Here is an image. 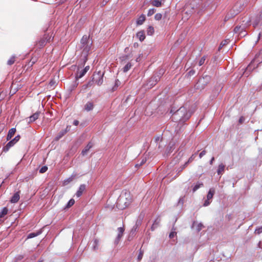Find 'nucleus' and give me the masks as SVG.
Wrapping results in <instances>:
<instances>
[{
	"label": "nucleus",
	"instance_id": "obj_1",
	"mask_svg": "<svg viewBox=\"0 0 262 262\" xmlns=\"http://www.w3.org/2000/svg\"><path fill=\"white\" fill-rule=\"evenodd\" d=\"M93 40L90 36L83 35L81 39L79 49L81 50V58L83 63L86 62L88 56L90 54L92 48Z\"/></svg>",
	"mask_w": 262,
	"mask_h": 262
},
{
	"label": "nucleus",
	"instance_id": "obj_2",
	"mask_svg": "<svg viewBox=\"0 0 262 262\" xmlns=\"http://www.w3.org/2000/svg\"><path fill=\"white\" fill-rule=\"evenodd\" d=\"M132 200V198L129 192H122L117 199L116 206L118 209L123 210L129 206Z\"/></svg>",
	"mask_w": 262,
	"mask_h": 262
},
{
	"label": "nucleus",
	"instance_id": "obj_3",
	"mask_svg": "<svg viewBox=\"0 0 262 262\" xmlns=\"http://www.w3.org/2000/svg\"><path fill=\"white\" fill-rule=\"evenodd\" d=\"M250 24V18L248 16H244L242 18L240 24L235 27L234 29V33L238 34L241 37L246 36L247 34L246 29Z\"/></svg>",
	"mask_w": 262,
	"mask_h": 262
},
{
	"label": "nucleus",
	"instance_id": "obj_4",
	"mask_svg": "<svg viewBox=\"0 0 262 262\" xmlns=\"http://www.w3.org/2000/svg\"><path fill=\"white\" fill-rule=\"evenodd\" d=\"M242 5L243 3L241 1L236 3L232 8L227 13L224 18V21H227L238 14L242 10Z\"/></svg>",
	"mask_w": 262,
	"mask_h": 262
},
{
	"label": "nucleus",
	"instance_id": "obj_5",
	"mask_svg": "<svg viewBox=\"0 0 262 262\" xmlns=\"http://www.w3.org/2000/svg\"><path fill=\"white\" fill-rule=\"evenodd\" d=\"M52 37V33H46L43 37L41 38L38 41L36 42L35 45L38 48H42L43 47L47 42H50Z\"/></svg>",
	"mask_w": 262,
	"mask_h": 262
},
{
	"label": "nucleus",
	"instance_id": "obj_6",
	"mask_svg": "<svg viewBox=\"0 0 262 262\" xmlns=\"http://www.w3.org/2000/svg\"><path fill=\"white\" fill-rule=\"evenodd\" d=\"M103 75L104 73H101L100 71L94 73L92 78L93 82L98 85H101L103 82Z\"/></svg>",
	"mask_w": 262,
	"mask_h": 262
},
{
	"label": "nucleus",
	"instance_id": "obj_7",
	"mask_svg": "<svg viewBox=\"0 0 262 262\" xmlns=\"http://www.w3.org/2000/svg\"><path fill=\"white\" fill-rule=\"evenodd\" d=\"M210 77L208 75H206L202 78H200L197 82L198 87L201 89H204L205 86L210 81Z\"/></svg>",
	"mask_w": 262,
	"mask_h": 262
},
{
	"label": "nucleus",
	"instance_id": "obj_8",
	"mask_svg": "<svg viewBox=\"0 0 262 262\" xmlns=\"http://www.w3.org/2000/svg\"><path fill=\"white\" fill-rule=\"evenodd\" d=\"M20 136L17 135L13 139L10 141L6 146H5L3 148V151L5 152H7L9 150V149L14 146L20 139Z\"/></svg>",
	"mask_w": 262,
	"mask_h": 262
},
{
	"label": "nucleus",
	"instance_id": "obj_9",
	"mask_svg": "<svg viewBox=\"0 0 262 262\" xmlns=\"http://www.w3.org/2000/svg\"><path fill=\"white\" fill-rule=\"evenodd\" d=\"M117 230H118V233L117 237L115 241V243L116 244H118L119 243V242L120 241L121 237H122L123 233L124 232V228L123 227H119Z\"/></svg>",
	"mask_w": 262,
	"mask_h": 262
},
{
	"label": "nucleus",
	"instance_id": "obj_10",
	"mask_svg": "<svg viewBox=\"0 0 262 262\" xmlns=\"http://www.w3.org/2000/svg\"><path fill=\"white\" fill-rule=\"evenodd\" d=\"M90 67L86 66L84 68V69L81 70L79 72H78L76 76V78L77 79H79L82 77L88 72V71L89 70Z\"/></svg>",
	"mask_w": 262,
	"mask_h": 262
},
{
	"label": "nucleus",
	"instance_id": "obj_11",
	"mask_svg": "<svg viewBox=\"0 0 262 262\" xmlns=\"http://www.w3.org/2000/svg\"><path fill=\"white\" fill-rule=\"evenodd\" d=\"M40 112H37L33 114L32 116H31L29 118H27V120H29L28 121L29 123H30L31 122H33L35 121L36 120H37L39 115H40Z\"/></svg>",
	"mask_w": 262,
	"mask_h": 262
},
{
	"label": "nucleus",
	"instance_id": "obj_12",
	"mask_svg": "<svg viewBox=\"0 0 262 262\" xmlns=\"http://www.w3.org/2000/svg\"><path fill=\"white\" fill-rule=\"evenodd\" d=\"M94 107V103L92 101H88L84 106V110L87 112L93 110Z\"/></svg>",
	"mask_w": 262,
	"mask_h": 262
},
{
	"label": "nucleus",
	"instance_id": "obj_13",
	"mask_svg": "<svg viewBox=\"0 0 262 262\" xmlns=\"http://www.w3.org/2000/svg\"><path fill=\"white\" fill-rule=\"evenodd\" d=\"M85 188H86L85 185H84V184L81 185L79 186V189L76 193V196L78 198L80 197L84 191L85 190Z\"/></svg>",
	"mask_w": 262,
	"mask_h": 262
},
{
	"label": "nucleus",
	"instance_id": "obj_14",
	"mask_svg": "<svg viewBox=\"0 0 262 262\" xmlns=\"http://www.w3.org/2000/svg\"><path fill=\"white\" fill-rule=\"evenodd\" d=\"M19 192L20 191H17L12 196L10 202L12 203H17L19 200Z\"/></svg>",
	"mask_w": 262,
	"mask_h": 262
},
{
	"label": "nucleus",
	"instance_id": "obj_15",
	"mask_svg": "<svg viewBox=\"0 0 262 262\" xmlns=\"http://www.w3.org/2000/svg\"><path fill=\"white\" fill-rule=\"evenodd\" d=\"M16 132V129L15 128H11L8 132V134L7 136V140H10L12 137L14 135Z\"/></svg>",
	"mask_w": 262,
	"mask_h": 262
},
{
	"label": "nucleus",
	"instance_id": "obj_16",
	"mask_svg": "<svg viewBox=\"0 0 262 262\" xmlns=\"http://www.w3.org/2000/svg\"><path fill=\"white\" fill-rule=\"evenodd\" d=\"M145 16L144 14L141 15L138 18L136 21V24L137 25H141L143 24V23L145 20Z\"/></svg>",
	"mask_w": 262,
	"mask_h": 262
},
{
	"label": "nucleus",
	"instance_id": "obj_17",
	"mask_svg": "<svg viewBox=\"0 0 262 262\" xmlns=\"http://www.w3.org/2000/svg\"><path fill=\"white\" fill-rule=\"evenodd\" d=\"M137 37L139 38L140 41H142L145 38V35L144 31H140L138 32L137 34Z\"/></svg>",
	"mask_w": 262,
	"mask_h": 262
},
{
	"label": "nucleus",
	"instance_id": "obj_18",
	"mask_svg": "<svg viewBox=\"0 0 262 262\" xmlns=\"http://www.w3.org/2000/svg\"><path fill=\"white\" fill-rule=\"evenodd\" d=\"M93 144L91 142H89L88 145L85 147L84 149L82 150L81 152V154L84 156L85 155L87 152L92 147Z\"/></svg>",
	"mask_w": 262,
	"mask_h": 262
},
{
	"label": "nucleus",
	"instance_id": "obj_19",
	"mask_svg": "<svg viewBox=\"0 0 262 262\" xmlns=\"http://www.w3.org/2000/svg\"><path fill=\"white\" fill-rule=\"evenodd\" d=\"M215 193V189L213 188H210L208 192L207 199L208 200H211Z\"/></svg>",
	"mask_w": 262,
	"mask_h": 262
},
{
	"label": "nucleus",
	"instance_id": "obj_20",
	"mask_svg": "<svg viewBox=\"0 0 262 262\" xmlns=\"http://www.w3.org/2000/svg\"><path fill=\"white\" fill-rule=\"evenodd\" d=\"M160 221H161L160 219H158V218H157V219L155 220V221H154L153 224L152 225V226L151 227V229L152 231H154L155 229V228H156L157 227L159 226Z\"/></svg>",
	"mask_w": 262,
	"mask_h": 262
},
{
	"label": "nucleus",
	"instance_id": "obj_21",
	"mask_svg": "<svg viewBox=\"0 0 262 262\" xmlns=\"http://www.w3.org/2000/svg\"><path fill=\"white\" fill-rule=\"evenodd\" d=\"M67 132V130H61L55 137V140L58 141Z\"/></svg>",
	"mask_w": 262,
	"mask_h": 262
},
{
	"label": "nucleus",
	"instance_id": "obj_22",
	"mask_svg": "<svg viewBox=\"0 0 262 262\" xmlns=\"http://www.w3.org/2000/svg\"><path fill=\"white\" fill-rule=\"evenodd\" d=\"M151 4L155 7H160L162 6V2L160 0H154L151 2Z\"/></svg>",
	"mask_w": 262,
	"mask_h": 262
},
{
	"label": "nucleus",
	"instance_id": "obj_23",
	"mask_svg": "<svg viewBox=\"0 0 262 262\" xmlns=\"http://www.w3.org/2000/svg\"><path fill=\"white\" fill-rule=\"evenodd\" d=\"M225 169V165L223 164H221L219 165L217 169V174L219 175L222 174Z\"/></svg>",
	"mask_w": 262,
	"mask_h": 262
},
{
	"label": "nucleus",
	"instance_id": "obj_24",
	"mask_svg": "<svg viewBox=\"0 0 262 262\" xmlns=\"http://www.w3.org/2000/svg\"><path fill=\"white\" fill-rule=\"evenodd\" d=\"M203 183L202 182H198L193 187L192 191L193 192H195L199 188H200L201 187L203 186Z\"/></svg>",
	"mask_w": 262,
	"mask_h": 262
},
{
	"label": "nucleus",
	"instance_id": "obj_25",
	"mask_svg": "<svg viewBox=\"0 0 262 262\" xmlns=\"http://www.w3.org/2000/svg\"><path fill=\"white\" fill-rule=\"evenodd\" d=\"M132 67V64L130 62H127V63L123 67V71L124 73L127 72L128 71L130 70L131 67Z\"/></svg>",
	"mask_w": 262,
	"mask_h": 262
},
{
	"label": "nucleus",
	"instance_id": "obj_26",
	"mask_svg": "<svg viewBox=\"0 0 262 262\" xmlns=\"http://www.w3.org/2000/svg\"><path fill=\"white\" fill-rule=\"evenodd\" d=\"M99 246V240L98 239H94L93 241V249L94 250H97L98 249Z\"/></svg>",
	"mask_w": 262,
	"mask_h": 262
},
{
	"label": "nucleus",
	"instance_id": "obj_27",
	"mask_svg": "<svg viewBox=\"0 0 262 262\" xmlns=\"http://www.w3.org/2000/svg\"><path fill=\"white\" fill-rule=\"evenodd\" d=\"M8 209L7 207H4L0 213V217H4L6 214H7Z\"/></svg>",
	"mask_w": 262,
	"mask_h": 262
},
{
	"label": "nucleus",
	"instance_id": "obj_28",
	"mask_svg": "<svg viewBox=\"0 0 262 262\" xmlns=\"http://www.w3.org/2000/svg\"><path fill=\"white\" fill-rule=\"evenodd\" d=\"M130 55H123L120 57L121 62L126 61L130 58Z\"/></svg>",
	"mask_w": 262,
	"mask_h": 262
},
{
	"label": "nucleus",
	"instance_id": "obj_29",
	"mask_svg": "<svg viewBox=\"0 0 262 262\" xmlns=\"http://www.w3.org/2000/svg\"><path fill=\"white\" fill-rule=\"evenodd\" d=\"M143 254H144V250L142 249V248H141L139 250V254H138V255L137 257L138 261H139L142 259L143 256Z\"/></svg>",
	"mask_w": 262,
	"mask_h": 262
},
{
	"label": "nucleus",
	"instance_id": "obj_30",
	"mask_svg": "<svg viewBox=\"0 0 262 262\" xmlns=\"http://www.w3.org/2000/svg\"><path fill=\"white\" fill-rule=\"evenodd\" d=\"M16 57L15 56H12L11 58L8 60L7 64L9 66H11L14 63L15 61Z\"/></svg>",
	"mask_w": 262,
	"mask_h": 262
},
{
	"label": "nucleus",
	"instance_id": "obj_31",
	"mask_svg": "<svg viewBox=\"0 0 262 262\" xmlns=\"http://www.w3.org/2000/svg\"><path fill=\"white\" fill-rule=\"evenodd\" d=\"M155 32L154 28L152 26H149L147 29V34L148 35H152Z\"/></svg>",
	"mask_w": 262,
	"mask_h": 262
},
{
	"label": "nucleus",
	"instance_id": "obj_32",
	"mask_svg": "<svg viewBox=\"0 0 262 262\" xmlns=\"http://www.w3.org/2000/svg\"><path fill=\"white\" fill-rule=\"evenodd\" d=\"M75 203V200L73 199H71V200H69V201L68 202V204H67V206H66V208H69L70 207H71V206H72Z\"/></svg>",
	"mask_w": 262,
	"mask_h": 262
},
{
	"label": "nucleus",
	"instance_id": "obj_33",
	"mask_svg": "<svg viewBox=\"0 0 262 262\" xmlns=\"http://www.w3.org/2000/svg\"><path fill=\"white\" fill-rule=\"evenodd\" d=\"M185 107H181L175 113V115H180L182 113L185 112Z\"/></svg>",
	"mask_w": 262,
	"mask_h": 262
},
{
	"label": "nucleus",
	"instance_id": "obj_34",
	"mask_svg": "<svg viewBox=\"0 0 262 262\" xmlns=\"http://www.w3.org/2000/svg\"><path fill=\"white\" fill-rule=\"evenodd\" d=\"M197 154H198V152H196L195 154L192 155V156L188 160L187 163H191V162H192L194 160V159L196 155H197Z\"/></svg>",
	"mask_w": 262,
	"mask_h": 262
},
{
	"label": "nucleus",
	"instance_id": "obj_35",
	"mask_svg": "<svg viewBox=\"0 0 262 262\" xmlns=\"http://www.w3.org/2000/svg\"><path fill=\"white\" fill-rule=\"evenodd\" d=\"M155 12H156V10L154 8L149 9L148 13H147V16H151L155 13Z\"/></svg>",
	"mask_w": 262,
	"mask_h": 262
},
{
	"label": "nucleus",
	"instance_id": "obj_36",
	"mask_svg": "<svg viewBox=\"0 0 262 262\" xmlns=\"http://www.w3.org/2000/svg\"><path fill=\"white\" fill-rule=\"evenodd\" d=\"M39 234V232H37V233H34V232L30 233H29L28 234V238H31L34 237L36 236L37 235H38Z\"/></svg>",
	"mask_w": 262,
	"mask_h": 262
},
{
	"label": "nucleus",
	"instance_id": "obj_37",
	"mask_svg": "<svg viewBox=\"0 0 262 262\" xmlns=\"http://www.w3.org/2000/svg\"><path fill=\"white\" fill-rule=\"evenodd\" d=\"M47 170L48 167L46 166H43L39 169V172L41 173H43L46 172Z\"/></svg>",
	"mask_w": 262,
	"mask_h": 262
},
{
	"label": "nucleus",
	"instance_id": "obj_38",
	"mask_svg": "<svg viewBox=\"0 0 262 262\" xmlns=\"http://www.w3.org/2000/svg\"><path fill=\"white\" fill-rule=\"evenodd\" d=\"M205 60H206V57H205V56H203V57H202L201 58V59L200 60V61H199V65L200 66H201L202 65H203V64L204 63Z\"/></svg>",
	"mask_w": 262,
	"mask_h": 262
},
{
	"label": "nucleus",
	"instance_id": "obj_39",
	"mask_svg": "<svg viewBox=\"0 0 262 262\" xmlns=\"http://www.w3.org/2000/svg\"><path fill=\"white\" fill-rule=\"evenodd\" d=\"M162 17V15L161 13H157L155 15V18L157 20H160V19H161Z\"/></svg>",
	"mask_w": 262,
	"mask_h": 262
},
{
	"label": "nucleus",
	"instance_id": "obj_40",
	"mask_svg": "<svg viewBox=\"0 0 262 262\" xmlns=\"http://www.w3.org/2000/svg\"><path fill=\"white\" fill-rule=\"evenodd\" d=\"M262 232V226L257 228L255 230V233L259 234Z\"/></svg>",
	"mask_w": 262,
	"mask_h": 262
},
{
	"label": "nucleus",
	"instance_id": "obj_41",
	"mask_svg": "<svg viewBox=\"0 0 262 262\" xmlns=\"http://www.w3.org/2000/svg\"><path fill=\"white\" fill-rule=\"evenodd\" d=\"M120 82L119 81V80L118 79H116L115 80V86L113 88L114 91L116 90V88H117L118 86V85L120 84Z\"/></svg>",
	"mask_w": 262,
	"mask_h": 262
},
{
	"label": "nucleus",
	"instance_id": "obj_42",
	"mask_svg": "<svg viewBox=\"0 0 262 262\" xmlns=\"http://www.w3.org/2000/svg\"><path fill=\"white\" fill-rule=\"evenodd\" d=\"M159 79H160V77L159 76H153L151 78V79H150L149 82H151L152 80L155 81V82H157V81L159 80Z\"/></svg>",
	"mask_w": 262,
	"mask_h": 262
},
{
	"label": "nucleus",
	"instance_id": "obj_43",
	"mask_svg": "<svg viewBox=\"0 0 262 262\" xmlns=\"http://www.w3.org/2000/svg\"><path fill=\"white\" fill-rule=\"evenodd\" d=\"M177 233L174 231H172L170 233L169 237L170 238H172L175 235H176Z\"/></svg>",
	"mask_w": 262,
	"mask_h": 262
},
{
	"label": "nucleus",
	"instance_id": "obj_44",
	"mask_svg": "<svg viewBox=\"0 0 262 262\" xmlns=\"http://www.w3.org/2000/svg\"><path fill=\"white\" fill-rule=\"evenodd\" d=\"M210 200H208L207 199L205 201L204 203V204H203V206H208L210 204V202L209 201Z\"/></svg>",
	"mask_w": 262,
	"mask_h": 262
},
{
	"label": "nucleus",
	"instance_id": "obj_45",
	"mask_svg": "<svg viewBox=\"0 0 262 262\" xmlns=\"http://www.w3.org/2000/svg\"><path fill=\"white\" fill-rule=\"evenodd\" d=\"M203 227V224L202 223H199L197 226L198 231L199 232L202 229Z\"/></svg>",
	"mask_w": 262,
	"mask_h": 262
},
{
	"label": "nucleus",
	"instance_id": "obj_46",
	"mask_svg": "<svg viewBox=\"0 0 262 262\" xmlns=\"http://www.w3.org/2000/svg\"><path fill=\"white\" fill-rule=\"evenodd\" d=\"M206 153V150H204L202 151H201L199 154V157L200 158H202L203 156H204Z\"/></svg>",
	"mask_w": 262,
	"mask_h": 262
},
{
	"label": "nucleus",
	"instance_id": "obj_47",
	"mask_svg": "<svg viewBox=\"0 0 262 262\" xmlns=\"http://www.w3.org/2000/svg\"><path fill=\"white\" fill-rule=\"evenodd\" d=\"M110 0H103L101 3V6H105Z\"/></svg>",
	"mask_w": 262,
	"mask_h": 262
},
{
	"label": "nucleus",
	"instance_id": "obj_48",
	"mask_svg": "<svg viewBox=\"0 0 262 262\" xmlns=\"http://www.w3.org/2000/svg\"><path fill=\"white\" fill-rule=\"evenodd\" d=\"M189 163H187V161L181 167V171H182L189 164Z\"/></svg>",
	"mask_w": 262,
	"mask_h": 262
},
{
	"label": "nucleus",
	"instance_id": "obj_49",
	"mask_svg": "<svg viewBox=\"0 0 262 262\" xmlns=\"http://www.w3.org/2000/svg\"><path fill=\"white\" fill-rule=\"evenodd\" d=\"M226 43H227L226 40H224V41H222L220 44V48H221L222 47H223L224 46H225L226 44Z\"/></svg>",
	"mask_w": 262,
	"mask_h": 262
},
{
	"label": "nucleus",
	"instance_id": "obj_50",
	"mask_svg": "<svg viewBox=\"0 0 262 262\" xmlns=\"http://www.w3.org/2000/svg\"><path fill=\"white\" fill-rule=\"evenodd\" d=\"M72 181V178H69L67 180L64 181V184H68V183H69Z\"/></svg>",
	"mask_w": 262,
	"mask_h": 262
},
{
	"label": "nucleus",
	"instance_id": "obj_51",
	"mask_svg": "<svg viewBox=\"0 0 262 262\" xmlns=\"http://www.w3.org/2000/svg\"><path fill=\"white\" fill-rule=\"evenodd\" d=\"M79 124V121L77 120H75L73 121V125L75 126H77Z\"/></svg>",
	"mask_w": 262,
	"mask_h": 262
},
{
	"label": "nucleus",
	"instance_id": "obj_52",
	"mask_svg": "<svg viewBox=\"0 0 262 262\" xmlns=\"http://www.w3.org/2000/svg\"><path fill=\"white\" fill-rule=\"evenodd\" d=\"M194 73H195V71L194 70H191L188 73L190 75H192L194 74Z\"/></svg>",
	"mask_w": 262,
	"mask_h": 262
},
{
	"label": "nucleus",
	"instance_id": "obj_53",
	"mask_svg": "<svg viewBox=\"0 0 262 262\" xmlns=\"http://www.w3.org/2000/svg\"><path fill=\"white\" fill-rule=\"evenodd\" d=\"M214 161V158L212 157L210 161V164L212 165L213 164V162Z\"/></svg>",
	"mask_w": 262,
	"mask_h": 262
},
{
	"label": "nucleus",
	"instance_id": "obj_54",
	"mask_svg": "<svg viewBox=\"0 0 262 262\" xmlns=\"http://www.w3.org/2000/svg\"><path fill=\"white\" fill-rule=\"evenodd\" d=\"M145 162H146V159H143L139 165L140 166L142 165V164H144L145 163Z\"/></svg>",
	"mask_w": 262,
	"mask_h": 262
},
{
	"label": "nucleus",
	"instance_id": "obj_55",
	"mask_svg": "<svg viewBox=\"0 0 262 262\" xmlns=\"http://www.w3.org/2000/svg\"><path fill=\"white\" fill-rule=\"evenodd\" d=\"M183 198H180L179 200V203H182L183 204Z\"/></svg>",
	"mask_w": 262,
	"mask_h": 262
},
{
	"label": "nucleus",
	"instance_id": "obj_56",
	"mask_svg": "<svg viewBox=\"0 0 262 262\" xmlns=\"http://www.w3.org/2000/svg\"><path fill=\"white\" fill-rule=\"evenodd\" d=\"M243 119H244L243 117L240 118V119H239V122L242 123L243 122Z\"/></svg>",
	"mask_w": 262,
	"mask_h": 262
},
{
	"label": "nucleus",
	"instance_id": "obj_57",
	"mask_svg": "<svg viewBox=\"0 0 262 262\" xmlns=\"http://www.w3.org/2000/svg\"><path fill=\"white\" fill-rule=\"evenodd\" d=\"M140 55L139 56V57H138V58L136 59V61H137V62H138V61H140Z\"/></svg>",
	"mask_w": 262,
	"mask_h": 262
},
{
	"label": "nucleus",
	"instance_id": "obj_58",
	"mask_svg": "<svg viewBox=\"0 0 262 262\" xmlns=\"http://www.w3.org/2000/svg\"><path fill=\"white\" fill-rule=\"evenodd\" d=\"M184 120V117L183 116L182 117V118H181L180 119V120L181 121H183Z\"/></svg>",
	"mask_w": 262,
	"mask_h": 262
},
{
	"label": "nucleus",
	"instance_id": "obj_59",
	"mask_svg": "<svg viewBox=\"0 0 262 262\" xmlns=\"http://www.w3.org/2000/svg\"><path fill=\"white\" fill-rule=\"evenodd\" d=\"M260 35H261V34H260V33H259L258 34V40L259 39V38L260 37Z\"/></svg>",
	"mask_w": 262,
	"mask_h": 262
},
{
	"label": "nucleus",
	"instance_id": "obj_60",
	"mask_svg": "<svg viewBox=\"0 0 262 262\" xmlns=\"http://www.w3.org/2000/svg\"><path fill=\"white\" fill-rule=\"evenodd\" d=\"M160 138L159 137H157L156 139V141L157 142L159 141Z\"/></svg>",
	"mask_w": 262,
	"mask_h": 262
},
{
	"label": "nucleus",
	"instance_id": "obj_61",
	"mask_svg": "<svg viewBox=\"0 0 262 262\" xmlns=\"http://www.w3.org/2000/svg\"><path fill=\"white\" fill-rule=\"evenodd\" d=\"M37 262H43V260H39Z\"/></svg>",
	"mask_w": 262,
	"mask_h": 262
},
{
	"label": "nucleus",
	"instance_id": "obj_62",
	"mask_svg": "<svg viewBox=\"0 0 262 262\" xmlns=\"http://www.w3.org/2000/svg\"><path fill=\"white\" fill-rule=\"evenodd\" d=\"M35 63V61H32V64L34 63Z\"/></svg>",
	"mask_w": 262,
	"mask_h": 262
},
{
	"label": "nucleus",
	"instance_id": "obj_63",
	"mask_svg": "<svg viewBox=\"0 0 262 262\" xmlns=\"http://www.w3.org/2000/svg\"><path fill=\"white\" fill-rule=\"evenodd\" d=\"M155 84H156L155 83H151V84H154V85H155Z\"/></svg>",
	"mask_w": 262,
	"mask_h": 262
}]
</instances>
